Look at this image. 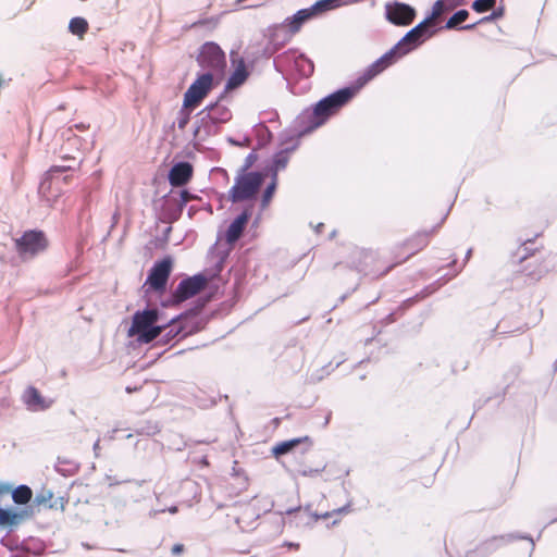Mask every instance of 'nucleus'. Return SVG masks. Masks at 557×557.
Instances as JSON below:
<instances>
[{
	"label": "nucleus",
	"instance_id": "nucleus-8",
	"mask_svg": "<svg viewBox=\"0 0 557 557\" xmlns=\"http://www.w3.org/2000/svg\"><path fill=\"white\" fill-rule=\"evenodd\" d=\"M173 270V260L171 257H164L157 261L149 271L145 285L156 293H163Z\"/></svg>",
	"mask_w": 557,
	"mask_h": 557
},
{
	"label": "nucleus",
	"instance_id": "nucleus-33",
	"mask_svg": "<svg viewBox=\"0 0 557 557\" xmlns=\"http://www.w3.org/2000/svg\"><path fill=\"white\" fill-rule=\"evenodd\" d=\"M344 511L343 508H339V509H336V510H333L332 512H329V511H325V512H322V513H318L315 512L313 515L314 517V520L318 521L319 519H327V518H331L334 513L336 515H341L342 512Z\"/></svg>",
	"mask_w": 557,
	"mask_h": 557
},
{
	"label": "nucleus",
	"instance_id": "nucleus-16",
	"mask_svg": "<svg viewBox=\"0 0 557 557\" xmlns=\"http://www.w3.org/2000/svg\"><path fill=\"white\" fill-rule=\"evenodd\" d=\"M193 165L188 162H180L172 166L169 173V182L174 187L186 185L193 176Z\"/></svg>",
	"mask_w": 557,
	"mask_h": 557
},
{
	"label": "nucleus",
	"instance_id": "nucleus-42",
	"mask_svg": "<svg viewBox=\"0 0 557 557\" xmlns=\"http://www.w3.org/2000/svg\"><path fill=\"white\" fill-rule=\"evenodd\" d=\"M76 127L79 128V129H84L85 128L84 125H76Z\"/></svg>",
	"mask_w": 557,
	"mask_h": 557
},
{
	"label": "nucleus",
	"instance_id": "nucleus-21",
	"mask_svg": "<svg viewBox=\"0 0 557 557\" xmlns=\"http://www.w3.org/2000/svg\"><path fill=\"white\" fill-rule=\"evenodd\" d=\"M521 264L522 268L520 271L524 273L527 276L531 277L532 280H539L542 277L544 273L547 272V269L544 265L543 257L529 259L528 261Z\"/></svg>",
	"mask_w": 557,
	"mask_h": 557
},
{
	"label": "nucleus",
	"instance_id": "nucleus-25",
	"mask_svg": "<svg viewBox=\"0 0 557 557\" xmlns=\"http://www.w3.org/2000/svg\"><path fill=\"white\" fill-rule=\"evenodd\" d=\"M347 2L344 0H319L312 7H310V11L313 16H317L320 13L336 9L342 4H346Z\"/></svg>",
	"mask_w": 557,
	"mask_h": 557
},
{
	"label": "nucleus",
	"instance_id": "nucleus-15",
	"mask_svg": "<svg viewBox=\"0 0 557 557\" xmlns=\"http://www.w3.org/2000/svg\"><path fill=\"white\" fill-rule=\"evenodd\" d=\"M314 17L309 8L297 11L293 16L287 17L277 30L286 32L288 41L294 35H296L302 27V25Z\"/></svg>",
	"mask_w": 557,
	"mask_h": 557
},
{
	"label": "nucleus",
	"instance_id": "nucleus-31",
	"mask_svg": "<svg viewBox=\"0 0 557 557\" xmlns=\"http://www.w3.org/2000/svg\"><path fill=\"white\" fill-rule=\"evenodd\" d=\"M276 190V177L273 176V181L271 184L265 188L262 198H261V208L265 209L272 201V198Z\"/></svg>",
	"mask_w": 557,
	"mask_h": 557
},
{
	"label": "nucleus",
	"instance_id": "nucleus-7",
	"mask_svg": "<svg viewBox=\"0 0 557 557\" xmlns=\"http://www.w3.org/2000/svg\"><path fill=\"white\" fill-rule=\"evenodd\" d=\"M263 183V175L259 172H247L238 175L228 191V199L236 203L249 200L256 196Z\"/></svg>",
	"mask_w": 557,
	"mask_h": 557
},
{
	"label": "nucleus",
	"instance_id": "nucleus-19",
	"mask_svg": "<svg viewBox=\"0 0 557 557\" xmlns=\"http://www.w3.org/2000/svg\"><path fill=\"white\" fill-rule=\"evenodd\" d=\"M25 405L34 411L46 410L50 407L51 403L47 401L40 394V392L34 387L28 386L24 393Z\"/></svg>",
	"mask_w": 557,
	"mask_h": 557
},
{
	"label": "nucleus",
	"instance_id": "nucleus-12",
	"mask_svg": "<svg viewBox=\"0 0 557 557\" xmlns=\"http://www.w3.org/2000/svg\"><path fill=\"white\" fill-rule=\"evenodd\" d=\"M386 18L394 25H410L416 17V10L409 4L395 1L385 7Z\"/></svg>",
	"mask_w": 557,
	"mask_h": 557
},
{
	"label": "nucleus",
	"instance_id": "nucleus-35",
	"mask_svg": "<svg viewBox=\"0 0 557 557\" xmlns=\"http://www.w3.org/2000/svg\"><path fill=\"white\" fill-rule=\"evenodd\" d=\"M504 14V10L503 9H498L496 11H494L491 15L488 16H484L481 22H490L492 20H496V18H499L502 17Z\"/></svg>",
	"mask_w": 557,
	"mask_h": 557
},
{
	"label": "nucleus",
	"instance_id": "nucleus-39",
	"mask_svg": "<svg viewBox=\"0 0 557 557\" xmlns=\"http://www.w3.org/2000/svg\"><path fill=\"white\" fill-rule=\"evenodd\" d=\"M181 196H182V199H183L184 202H187V201L190 200V195H189V193L187 190H183L181 193Z\"/></svg>",
	"mask_w": 557,
	"mask_h": 557
},
{
	"label": "nucleus",
	"instance_id": "nucleus-34",
	"mask_svg": "<svg viewBox=\"0 0 557 557\" xmlns=\"http://www.w3.org/2000/svg\"><path fill=\"white\" fill-rule=\"evenodd\" d=\"M72 168L69 165H53L49 169L48 174L52 176L54 173H62L70 171Z\"/></svg>",
	"mask_w": 557,
	"mask_h": 557
},
{
	"label": "nucleus",
	"instance_id": "nucleus-3",
	"mask_svg": "<svg viewBox=\"0 0 557 557\" xmlns=\"http://www.w3.org/2000/svg\"><path fill=\"white\" fill-rule=\"evenodd\" d=\"M351 262L354 269L370 281L381 280L398 267L391 252L385 258L368 249L355 251Z\"/></svg>",
	"mask_w": 557,
	"mask_h": 557
},
{
	"label": "nucleus",
	"instance_id": "nucleus-1",
	"mask_svg": "<svg viewBox=\"0 0 557 557\" xmlns=\"http://www.w3.org/2000/svg\"><path fill=\"white\" fill-rule=\"evenodd\" d=\"M428 23L429 22L423 21L419 23L417 26L410 29L396 46H394L380 59L368 66L366 71L358 77L359 86H364L368 82L389 67L398 59L416 48L419 44L423 42L428 38H431L436 33V29L432 26H429Z\"/></svg>",
	"mask_w": 557,
	"mask_h": 557
},
{
	"label": "nucleus",
	"instance_id": "nucleus-26",
	"mask_svg": "<svg viewBox=\"0 0 557 557\" xmlns=\"http://www.w3.org/2000/svg\"><path fill=\"white\" fill-rule=\"evenodd\" d=\"M295 69L299 72L301 76L309 77L314 72L313 62L304 54H300L295 58Z\"/></svg>",
	"mask_w": 557,
	"mask_h": 557
},
{
	"label": "nucleus",
	"instance_id": "nucleus-2",
	"mask_svg": "<svg viewBox=\"0 0 557 557\" xmlns=\"http://www.w3.org/2000/svg\"><path fill=\"white\" fill-rule=\"evenodd\" d=\"M358 83V79L356 81ZM343 88L320 100L312 109L305 110L296 120L299 136L307 135L322 126L332 115L347 104L361 88Z\"/></svg>",
	"mask_w": 557,
	"mask_h": 557
},
{
	"label": "nucleus",
	"instance_id": "nucleus-40",
	"mask_svg": "<svg viewBox=\"0 0 557 557\" xmlns=\"http://www.w3.org/2000/svg\"><path fill=\"white\" fill-rule=\"evenodd\" d=\"M475 26V24H469L461 27V29H472Z\"/></svg>",
	"mask_w": 557,
	"mask_h": 557
},
{
	"label": "nucleus",
	"instance_id": "nucleus-20",
	"mask_svg": "<svg viewBox=\"0 0 557 557\" xmlns=\"http://www.w3.org/2000/svg\"><path fill=\"white\" fill-rule=\"evenodd\" d=\"M301 444H305L307 446V449H309L312 446L313 442H312L311 437H309L307 435L302 436V437L284 441V442L277 443L275 446H273L272 454L274 457L278 458L280 456H283V455L292 451L294 448H296L297 446H299Z\"/></svg>",
	"mask_w": 557,
	"mask_h": 557
},
{
	"label": "nucleus",
	"instance_id": "nucleus-14",
	"mask_svg": "<svg viewBox=\"0 0 557 557\" xmlns=\"http://www.w3.org/2000/svg\"><path fill=\"white\" fill-rule=\"evenodd\" d=\"M233 72L226 83V89L232 90L242 86L249 77V70L245 59L237 52L231 53Z\"/></svg>",
	"mask_w": 557,
	"mask_h": 557
},
{
	"label": "nucleus",
	"instance_id": "nucleus-38",
	"mask_svg": "<svg viewBox=\"0 0 557 557\" xmlns=\"http://www.w3.org/2000/svg\"><path fill=\"white\" fill-rule=\"evenodd\" d=\"M434 482V473L432 472L430 475H428L425 478V482H424V485L428 487V486H431Z\"/></svg>",
	"mask_w": 557,
	"mask_h": 557
},
{
	"label": "nucleus",
	"instance_id": "nucleus-30",
	"mask_svg": "<svg viewBox=\"0 0 557 557\" xmlns=\"http://www.w3.org/2000/svg\"><path fill=\"white\" fill-rule=\"evenodd\" d=\"M469 17V12L467 10H459L453 16L448 18L445 27L447 29L456 28L459 24L463 23Z\"/></svg>",
	"mask_w": 557,
	"mask_h": 557
},
{
	"label": "nucleus",
	"instance_id": "nucleus-28",
	"mask_svg": "<svg viewBox=\"0 0 557 557\" xmlns=\"http://www.w3.org/2000/svg\"><path fill=\"white\" fill-rule=\"evenodd\" d=\"M449 11L444 0H437L432 8V13L423 22H429L428 25L434 28L436 20L445 12Z\"/></svg>",
	"mask_w": 557,
	"mask_h": 557
},
{
	"label": "nucleus",
	"instance_id": "nucleus-6",
	"mask_svg": "<svg viewBox=\"0 0 557 557\" xmlns=\"http://www.w3.org/2000/svg\"><path fill=\"white\" fill-rule=\"evenodd\" d=\"M49 246V240L42 231H26L14 239V247L23 261L30 260L44 252Z\"/></svg>",
	"mask_w": 557,
	"mask_h": 557
},
{
	"label": "nucleus",
	"instance_id": "nucleus-9",
	"mask_svg": "<svg viewBox=\"0 0 557 557\" xmlns=\"http://www.w3.org/2000/svg\"><path fill=\"white\" fill-rule=\"evenodd\" d=\"M11 492V484L0 482V502ZM30 516L28 510L0 507V529H12Z\"/></svg>",
	"mask_w": 557,
	"mask_h": 557
},
{
	"label": "nucleus",
	"instance_id": "nucleus-22",
	"mask_svg": "<svg viewBox=\"0 0 557 557\" xmlns=\"http://www.w3.org/2000/svg\"><path fill=\"white\" fill-rule=\"evenodd\" d=\"M533 244L534 243L532 240H525L524 243H522L513 252L512 262L524 263L529 259L541 257L540 255H537L540 249L534 248Z\"/></svg>",
	"mask_w": 557,
	"mask_h": 557
},
{
	"label": "nucleus",
	"instance_id": "nucleus-24",
	"mask_svg": "<svg viewBox=\"0 0 557 557\" xmlns=\"http://www.w3.org/2000/svg\"><path fill=\"white\" fill-rule=\"evenodd\" d=\"M295 149H296V146L281 150L277 153H275V156L273 158V166H272L274 177H276L278 171H282L287 166V164L289 162L290 153Z\"/></svg>",
	"mask_w": 557,
	"mask_h": 557
},
{
	"label": "nucleus",
	"instance_id": "nucleus-5",
	"mask_svg": "<svg viewBox=\"0 0 557 557\" xmlns=\"http://www.w3.org/2000/svg\"><path fill=\"white\" fill-rule=\"evenodd\" d=\"M157 321V309L137 311L133 317V323L128 331V335H137L140 342L148 344L156 339L162 332V326H154Z\"/></svg>",
	"mask_w": 557,
	"mask_h": 557
},
{
	"label": "nucleus",
	"instance_id": "nucleus-37",
	"mask_svg": "<svg viewBox=\"0 0 557 557\" xmlns=\"http://www.w3.org/2000/svg\"><path fill=\"white\" fill-rule=\"evenodd\" d=\"M444 1L449 10H453L456 7L461 5L466 2V0H444Z\"/></svg>",
	"mask_w": 557,
	"mask_h": 557
},
{
	"label": "nucleus",
	"instance_id": "nucleus-41",
	"mask_svg": "<svg viewBox=\"0 0 557 557\" xmlns=\"http://www.w3.org/2000/svg\"><path fill=\"white\" fill-rule=\"evenodd\" d=\"M169 510H170V512L175 513L177 511V508L176 507H172Z\"/></svg>",
	"mask_w": 557,
	"mask_h": 557
},
{
	"label": "nucleus",
	"instance_id": "nucleus-17",
	"mask_svg": "<svg viewBox=\"0 0 557 557\" xmlns=\"http://www.w3.org/2000/svg\"><path fill=\"white\" fill-rule=\"evenodd\" d=\"M250 216V210L246 209L231 223L225 233L227 244L233 245L240 238Z\"/></svg>",
	"mask_w": 557,
	"mask_h": 557
},
{
	"label": "nucleus",
	"instance_id": "nucleus-13",
	"mask_svg": "<svg viewBox=\"0 0 557 557\" xmlns=\"http://www.w3.org/2000/svg\"><path fill=\"white\" fill-rule=\"evenodd\" d=\"M199 61L202 66L218 72L223 71L226 65L225 53L214 42H207L203 45L199 55Z\"/></svg>",
	"mask_w": 557,
	"mask_h": 557
},
{
	"label": "nucleus",
	"instance_id": "nucleus-23",
	"mask_svg": "<svg viewBox=\"0 0 557 557\" xmlns=\"http://www.w3.org/2000/svg\"><path fill=\"white\" fill-rule=\"evenodd\" d=\"M14 504L23 506L28 504L33 498V491L28 485L22 484L13 488L11 486L10 494Z\"/></svg>",
	"mask_w": 557,
	"mask_h": 557
},
{
	"label": "nucleus",
	"instance_id": "nucleus-32",
	"mask_svg": "<svg viewBox=\"0 0 557 557\" xmlns=\"http://www.w3.org/2000/svg\"><path fill=\"white\" fill-rule=\"evenodd\" d=\"M496 4V0H475L472 3V9L476 13H484L492 10Z\"/></svg>",
	"mask_w": 557,
	"mask_h": 557
},
{
	"label": "nucleus",
	"instance_id": "nucleus-18",
	"mask_svg": "<svg viewBox=\"0 0 557 557\" xmlns=\"http://www.w3.org/2000/svg\"><path fill=\"white\" fill-rule=\"evenodd\" d=\"M34 503L36 506L45 509L64 510L66 502L63 497H54L51 491L42 490L36 495Z\"/></svg>",
	"mask_w": 557,
	"mask_h": 557
},
{
	"label": "nucleus",
	"instance_id": "nucleus-36",
	"mask_svg": "<svg viewBox=\"0 0 557 557\" xmlns=\"http://www.w3.org/2000/svg\"><path fill=\"white\" fill-rule=\"evenodd\" d=\"M184 550H185V547L181 543L174 544L171 548V553L173 556H180L184 553Z\"/></svg>",
	"mask_w": 557,
	"mask_h": 557
},
{
	"label": "nucleus",
	"instance_id": "nucleus-4",
	"mask_svg": "<svg viewBox=\"0 0 557 557\" xmlns=\"http://www.w3.org/2000/svg\"><path fill=\"white\" fill-rule=\"evenodd\" d=\"M436 232V227L431 231H421L412 234L405 240L396 244L391 253L394 257L397 265L405 263L411 257L422 251L430 243L431 237Z\"/></svg>",
	"mask_w": 557,
	"mask_h": 557
},
{
	"label": "nucleus",
	"instance_id": "nucleus-11",
	"mask_svg": "<svg viewBox=\"0 0 557 557\" xmlns=\"http://www.w3.org/2000/svg\"><path fill=\"white\" fill-rule=\"evenodd\" d=\"M213 76L210 73L200 75L184 95V107L195 108L208 95L212 87Z\"/></svg>",
	"mask_w": 557,
	"mask_h": 557
},
{
	"label": "nucleus",
	"instance_id": "nucleus-10",
	"mask_svg": "<svg viewBox=\"0 0 557 557\" xmlns=\"http://www.w3.org/2000/svg\"><path fill=\"white\" fill-rule=\"evenodd\" d=\"M208 278L202 274L189 276L181 281L173 293V301L175 304L183 302L205 289Z\"/></svg>",
	"mask_w": 557,
	"mask_h": 557
},
{
	"label": "nucleus",
	"instance_id": "nucleus-27",
	"mask_svg": "<svg viewBox=\"0 0 557 557\" xmlns=\"http://www.w3.org/2000/svg\"><path fill=\"white\" fill-rule=\"evenodd\" d=\"M89 28L88 22L84 17H73L70 21L69 29L73 35L83 38Z\"/></svg>",
	"mask_w": 557,
	"mask_h": 557
},
{
	"label": "nucleus",
	"instance_id": "nucleus-29",
	"mask_svg": "<svg viewBox=\"0 0 557 557\" xmlns=\"http://www.w3.org/2000/svg\"><path fill=\"white\" fill-rule=\"evenodd\" d=\"M210 117L214 122H226L230 120L231 113L225 107L214 104L210 108Z\"/></svg>",
	"mask_w": 557,
	"mask_h": 557
}]
</instances>
